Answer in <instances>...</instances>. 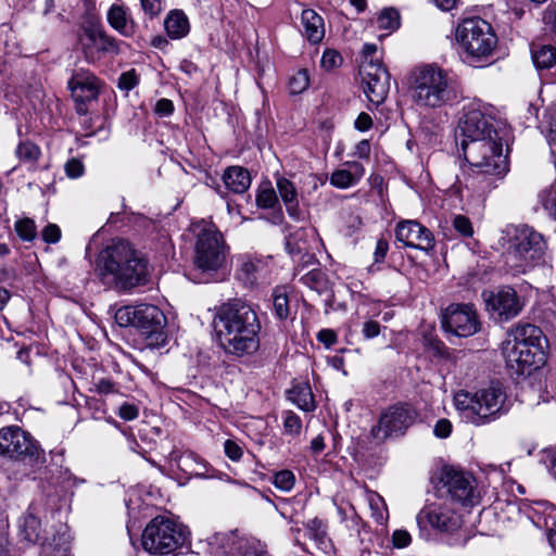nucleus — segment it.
I'll use <instances>...</instances> for the list:
<instances>
[{
	"label": "nucleus",
	"mask_w": 556,
	"mask_h": 556,
	"mask_svg": "<svg viewBox=\"0 0 556 556\" xmlns=\"http://www.w3.org/2000/svg\"><path fill=\"white\" fill-rule=\"evenodd\" d=\"M388 250H389L388 241L384 239H379L376 243V249H375V253H374L375 261L377 263L382 262L387 255Z\"/></svg>",
	"instance_id": "nucleus-62"
},
{
	"label": "nucleus",
	"mask_w": 556,
	"mask_h": 556,
	"mask_svg": "<svg viewBox=\"0 0 556 556\" xmlns=\"http://www.w3.org/2000/svg\"><path fill=\"white\" fill-rule=\"evenodd\" d=\"M540 202L548 216L556 220V185L540 193Z\"/></svg>",
	"instance_id": "nucleus-40"
},
{
	"label": "nucleus",
	"mask_w": 556,
	"mask_h": 556,
	"mask_svg": "<svg viewBox=\"0 0 556 556\" xmlns=\"http://www.w3.org/2000/svg\"><path fill=\"white\" fill-rule=\"evenodd\" d=\"M415 410L406 404H396L387 408L379 422L372 428L375 439L383 441L391 435L403 434L415 420Z\"/></svg>",
	"instance_id": "nucleus-15"
},
{
	"label": "nucleus",
	"mask_w": 556,
	"mask_h": 556,
	"mask_svg": "<svg viewBox=\"0 0 556 556\" xmlns=\"http://www.w3.org/2000/svg\"><path fill=\"white\" fill-rule=\"evenodd\" d=\"M485 305L493 316L508 320L518 315L522 303L516 291L510 287H503L495 292L483 293Z\"/></svg>",
	"instance_id": "nucleus-20"
},
{
	"label": "nucleus",
	"mask_w": 556,
	"mask_h": 556,
	"mask_svg": "<svg viewBox=\"0 0 556 556\" xmlns=\"http://www.w3.org/2000/svg\"><path fill=\"white\" fill-rule=\"evenodd\" d=\"M276 188L287 212L294 220L302 219V211L299 207V193L294 184L283 176L276 177Z\"/></svg>",
	"instance_id": "nucleus-24"
},
{
	"label": "nucleus",
	"mask_w": 556,
	"mask_h": 556,
	"mask_svg": "<svg viewBox=\"0 0 556 556\" xmlns=\"http://www.w3.org/2000/svg\"><path fill=\"white\" fill-rule=\"evenodd\" d=\"M77 41L85 59L90 63L99 61L103 55L119 53V41L97 24L84 25L78 31Z\"/></svg>",
	"instance_id": "nucleus-14"
},
{
	"label": "nucleus",
	"mask_w": 556,
	"mask_h": 556,
	"mask_svg": "<svg viewBox=\"0 0 556 556\" xmlns=\"http://www.w3.org/2000/svg\"><path fill=\"white\" fill-rule=\"evenodd\" d=\"M505 263L514 274H525L546 263V242L527 225H508L503 231Z\"/></svg>",
	"instance_id": "nucleus-5"
},
{
	"label": "nucleus",
	"mask_w": 556,
	"mask_h": 556,
	"mask_svg": "<svg viewBox=\"0 0 556 556\" xmlns=\"http://www.w3.org/2000/svg\"><path fill=\"white\" fill-rule=\"evenodd\" d=\"M223 181L233 193H243L251 185V176L249 170L241 166H229L223 174Z\"/></svg>",
	"instance_id": "nucleus-28"
},
{
	"label": "nucleus",
	"mask_w": 556,
	"mask_h": 556,
	"mask_svg": "<svg viewBox=\"0 0 556 556\" xmlns=\"http://www.w3.org/2000/svg\"><path fill=\"white\" fill-rule=\"evenodd\" d=\"M441 482L446 488L450 498L463 504H473L475 491L472 481L465 472L453 467H444L441 472Z\"/></svg>",
	"instance_id": "nucleus-22"
},
{
	"label": "nucleus",
	"mask_w": 556,
	"mask_h": 556,
	"mask_svg": "<svg viewBox=\"0 0 556 556\" xmlns=\"http://www.w3.org/2000/svg\"><path fill=\"white\" fill-rule=\"evenodd\" d=\"M416 519L420 528L430 526L444 533H454L463 525L462 516L456 511L454 502L447 496H435L433 500H428Z\"/></svg>",
	"instance_id": "nucleus-13"
},
{
	"label": "nucleus",
	"mask_w": 556,
	"mask_h": 556,
	"mask_svg": "<svg viewBox=\"0 0 556 556\" xmlns=\"http://www.w3.org/2000/svg\"><path fill=\"white\" fill-rule=\"evenodd\" d=\"M240 266V271L244 275L247 282L253 283L256 280L255 273L258 270L260 262H254L251 258H245Z\"/></svg>",
	"instance_id": "nucleus-47"
},
{
	"label": "nucleus",
	"mask_w": 556,
	"mask_h": 556,
	"mask_svg": "<svg viewBox=\"0 0 556 556\" xmlns=\"http://www.w3.org/2000/svg\"><path fill=\"white\" fill-rule=\"evenodd\" d=\"M273 306L275 314L279 319L283 320L288 318L289 300L283 289L278 288L274 291Z\"/></svg>",
	"instance_id": "nucleus-38"
},
{
	"label": "nucleus",
	"mask_w": 556,
	"mask_h": 556,
	"mask_svg": "<svg viewBox=\"0 0 556 556\" xmlns=\"http://www.w3.org/2000/svg\"><path fill=\"white\" fill-rule=\"evenodd\" d=\"M460 147L470 172L465 188L482 195L497 186L508 172L506 126L497 118V110L482 101L468 104L458 123Z\"/></svg>",
	"instance_id": "nucleus-1"
},
{
	"label": "nucleus",
	"mask_w": 556,
	"mask_h": 556,
	"mask_svg": "<svg viewBox=\"0 0 556 556\" xmlns=\"http://www.w3.org/2000/svg\"><path fill=\"white\" fill-rule=\"evenodd\" d=\"M379 29L392 33L400 27V13L393 8L383 9L377 17Z\"/></svg>",
	"instance_id": "nucleus-37"
},
{
	"label": "nucleus",
	"mask_w": 556,
	"mask_h": 556,
	"mask_svg": "<svg viewBox=\"0 0 556 556\" xmlns=\"http://www.w3.org/2000/svg\"><path fill=\"white\" fill-rule=\"evenodd\" d=\"M309 86V77L306 70H300L289 79V89L292 94L305 91Z\"/></svg>",
	"instance_id": "nucleus-41"
},
{
	"label": "nucleus",
	"mask_w": 556,
	"mask_h": 556,
	"mask_svg": "<svg viewBox=\"0 0 556 556\" xmlns=\"http://www.w3.org/2000/svg\"><path fill=\"white\" fill-rule=\"evenodd\" d=\"M370 154V143L368 140H362L355 146L354 155L366 159Z\"/></svg>",
	"instance_id": "nucleus-63"
},
{
	"label": "nucleus",
	"mask_w": 556,
	"mask_h": 556,
	"mask_svg": "<svg viewBox=\"0 0 556 556\" xmlns=\"http://www.w3.org/2000/svg\"><path fill=\"white\" fill-rule=\"evenodd\" d=\"M412 536L406 530H395L392 534L393 545L397 548L406 547L410 544Z\"/></svg>",
	"instance_id": "nucleus-53"
},
{
	"label": "nucleus",
	"mask_w": 556,
	"mask_h": 556,
	"mask_svg": "<svg viewBox=\"0 0 556 556\" xmlns=\"http://www.w3.org/2000/svg\"><path fill=\"white\" fill-rule=\"evenodd\" d=\"M531 56L538 70H549L556 64V49L552 45H532Z\"/></svg>",
	"instance_id": "nucleus-31"
},
{
	"label": "nucleus",
	"mask_w": 556,
	"mask_h": 556,
	"mask_svg": "<svg viewBox=\"0 0 556 556\" xmlns=\"http://www.w3.org/2000/svg\"><path fill=\"white\" fill-rule=\"evenodd\" d=\"M97 271L104 285L121 290L144 283L148 274L144 258L123 239L113 240L99 253Z\"/></svg>",
	"instance_id": "nucleus-3"
},
{
	"label": "nucleus",
	"mask_w": 556,
	"mask_h": 556,
	"mask_svg": "<svg viewBox=\"0 0 556 556\" xmlns=\"http://www.w3.org/2000/svg\"><path fill=\"white\" fill-rule=\"evenodd\" d=\"M41 236L45 242L56 243L61 239V229L55 224H49L43 228Z\"/></svg>",
	"instance_id": "nucleus-51"
},
{
	"label": "nucleus",
	"mask_w": 556,
	"mask_h": 556,
	"mask_svg": "<svg viewBox=\"0 0 556 556\" xmlns=\"http://www.w3.org/2000/svg\"><path fill=\"white\" fill-rule=\"evenodd\" d=\"M410 93L414 103L424 109H439L457 99L453 80L435 65H425L413 72Z\"/></svg>",
	"instance_id": "nucleus-7"
},
{
	"label": "nucleus",
	"mask_w": 556,
	"mask_h": 556,
	"mask_svg": "<svg viewBox=\"0 0 556 556\" xmlns=\"http://www.w3.org/2000/svg\"><path fill=\"white\" fill-rule=\"evenodd\" d=\"M362 333L365 339L376 338L380 333L379 323L375 320H366L363 324Z\"/></svg>",
	"instance_id": "nucleus-56"
},
{
	"label": "nucleus",
	"mask_w": 556,
	"mask_h": 556,
	"mask_svg": "<svg viewBox=\"0 0 556 556\" xmlns=\"http://www.w3.org/2000/svg\"><path fill=\"white\" fill-rule=\"evenodd\" d=\"M303 36L313 45L319 43L325 37L324 18L312 9H304L301 14Z\"/></svg>",
	"instance_id": "nucleus-26"
},
{
	"label": "nucleus",
	"mask_w": 556,
	"mask_h": 556,
	"mask_svg": "<svg viewBox=\"0 0 556 556\" xmlns=\"http://www.w3.org/2000/svg\"><path fill=\"white\" fill-rule=\"evenodd\" d=\"M140 5L150 18L156 17L162 11L161 0H140Z\"/></svg>",
	"instance_id": "nucleus-52"
},
{
	"label": "nucleus",
	"mask_w": 556,
	"mask_h": 556,
	"mask_svg": "<svg viewBox=\"0 0 556 556\" xmlns=\"http://www.w3.org/2000/svg\"><path fill=\"white\" fill-rule=\"evenodd\" d=\"M42 451L29 433L12 426L0 430V454L9 458H39Z\"/></svg>",
	"instance_id": "nucleus-17"
},
{
	"label": "nucleus",
	"mask_w": 556,
	"mask_h": 556,
	"mask_svg": "<svg viewBox=\"0 0 556 556\" xmlns=\"http://www.w3.org/2000/svg\"><path fill=\"white\" fill-rule=\"evenodd\" d=\"M138 84V78L135 71H128L123 73L118 78V88L122 90L129 91Z\"/></svg>",
	"instance_id": "nucleus-49"
},
{
	"label": "nucleus",
	"mask_w": 556,
	"mask_h": 556,
	"mask_svg": "<svg viewBox=\"0 0 556 556\" xmlns=\"http://www.w3.org/2000/svg\"><path fill=\"white\" fill-rule=\"evenodd\" d=\"M318 341L325 344L326 348H330L337 341V334L331 329H323L317 334Z\"/></svg>",
	"instance_id": "nucleus-60"
},
{
	"label": "nucleus",
	"mask_w": 556,
	"mask_h": 556,
	"mask_svg": "<svg viewBox=\"0 0 556 556\" xmlns=\"http://www.w3.org/2000/svg\"><path fill=\"white\" fill-rule=\"evenodd\" d=\"M189 529L173 518L154 517L144 528L141 543L144 551L154 555H168L189 539Z\"/></svg>",
	"instance_id": "nucleus-10"
},
{
	"label": "nucleus",
	"mask_w": 556,
	"mask_h": 556,
	"mask_svg": "<svg viewBox=\"0 0 556 556\" xmlns=\"http://www.w3.org/2000/svg\"><path fill=\"white\" fill-rule=\"evenodd\" d=\"M507 395L500 383H491L473 394L459 391L454 396V404L458 410L475 425H483L508 410Z\"/></svg>",
	"instance_id": "nucleus-8"
},
{
	"label": "nucleus",
	"mask_w": 556,
	"mask_h": 556,
	"mask_svg": "<svg viewBox=\"0 0 556 556\" xmlns=\"http://www.w3.org/2000/svg\"><path fill=\"white\" fill-rule=\"evenodd\" d=\"M15 230L24 241H33L37 236L35 222L30 218H23L15 223Z\"/></svg>",
	"instance_id": "nucleus-43"
},
{
	"label": "nucleus",
	"mask_w": 556,
	"mask_h": 556,
	"mask_svg": "<svg viewBox=\"0 0 556 556\" xmlns=\"http://www.w3.org/2000/svg\"><path fill=\"white\" fill-rule=\"evenodd\" d=\"M291 401L302 410L312 412L315 409L313 392L307 384H299L290 391Z\"/></svg>",
	"instance_id": "nucleus-33"
},
{
	"label": "nucleus",
	"mask_w": 556,
	"mask_h": 556,
	"mask_svg": "<svg viewBox=\"0 0 556 556\" xmlns=\"http://www.w3.org/2000/svg\"><path fill=\"white\" fill-rule=\"evenodd\" d=\"M65 172L71 178H78L84 173V165L76 159L70 160L65 165Z\"/></svg>",
	"instance_id": "nucleus-54"
},
{
	"label": "nucleus",
	"mask_w": 556,
	"mask_h": 556,
	"mask_svg": "<svg viewBox=\"0 0 556 556\" xmlns=\"http://www.w3.org/2000/svg\"><path fill=\"white\" fill-rule=\"evenodd\" d=\"M455 39L463 61L475 67L489 62L497 46L492 25L481 17L464 18L455 29Z\"/></svg>",
	"instance_id": "nucleus-6"
},
{
	"label": "nucleus",
	"mask_w": 556,
	"mask_h": 556,
	"mask_svg": "<svg viewBox=\"0 0 556 556\" xmlns=\"http://www.w3.org/2000/svg\"><path fill=\"white\" fill-rule=\"evenodd\" d=\"M454 229L464 237H471L473 233L470 219L464 215H456L453 218Z\"/></svg>",
	"instance_id": "nucleus-46"
},
{
	"label": "nucleus",
	"mask_w": 556,
	"mask_h": 556,
	"mask_svg": "<svg viewBox=\"0 0 556 556\" xmlns=\"http://www.w3.org/2000/svg\"><path fill=\"white\" fill-rule=\"evenodd\" d=\"M213 326L227 354L250 356L260 348L261 323L255 311L241 301L223 304L214 316Z\"/></svg>",
	"instance_id": "nucleus-2"
},
{
	"label": "nucleus",
	"mask_w": 556,
	"mask_h": 556,
	"mask_svg": "<svg viewBox=\"0 0 556 556\" xmlns=\"http://www.w3.org/2000/svg\"><path fill=\"white\" fill-rule=\"evenodd\" d=\"M359 73L367 99L375 105L382 103L390 89V75L378 60L363 61Z\"/></svg>",
	"instance_id": "nucleus-18"
},
{
	"label": "nucleus",
	"mask_w": 556,
	"mask_h": 556,
	"mask_svg": "<svg viewBox=\"0 0 556 556\" xmlns=\"http://www.w3.org/2000/svg\"><path fill=\"white\" fill-rule=\"evenodd\" d=\"M106 20L109 25L124 37H131L136 31V22L127 7L114 3L110 7Z\"/></svg>",
	"instance_id": "nucleus-23"
},
{
	"label": "nucleus",
	"mask_w": 556,
	"mask_h": 556,
	"mask_svg": "<svg viewBox=\"0 0 556 556\" xmlns=\"http://www.w3.org/2000/svg\"><path fill=\"white\" fill-rule=\"evenodd\" d=\"M94 389L100 394H110L116 391L115 384L110 379H99L94 382Z\"/></svg>",
	"instance_id": "nucleus-59"
},
{
	"label": "nucleus",
	"mask_w": 556,
	"mask_h": 556,
	"mask_svg": "<svg viewBox=\"0 0 556 556\" xmlns=\"http://www.w3.org/2000/svg\"><path fill=\"white\" fill-rule=\"evenodd\" d=\"M354 125L357 130L366 131L372 126V119L367 113L363 112L357 116Z\"/></svg>",
	"instance_id": "nucleus-61"
},
{
	"label": "nucleus",
	"mask_w": 556,
	"mask_h": 556,
	"mask_svg": "<svg viewBox=\"0 0 556 556\" xmlns=\"http://www.w3.org/2000/svg\"><path fill=\"white\" fill-rule=\"evenodd\" d=\"M164 28L170 39H181L190 31L189 18L182 10H172L164 20Z\"/></svg>",
	"instance_id": "nucleus-27"
},
{
	"label": "nucleus",
	"mask_w": 556,
	"mask_h": 556,
	"mask_svg": "<svg viewBox=\"0 0 556 556\" xmlns=\"http://www.w3.org/2000/svg\"><path fill=\"white\" fill-rule=\"evenodd\" d=\"M345 168L336 169L330 176V184L339 189H348L356 184L365 175L364 166L358 162H346Z\"/></svg>",
	"instance_id": "nucleus-25"
},
{
	"label": "nucleus",
	"mask_w": 556,
	"mask_h": 556,
	"mask_svg": "<svg viewBox=\"0 0 556 556\" xmlns=\"http://www.w3.org/2000/svg\"><path fill=\"white\" fill-rule=\"evenodd\" d=\"M435 5L442 11H451L454 9L459 0H433Z\"/></svg>",
	"instance_id": "nucleus-64"
},
{
	"label": "nucleus",
	"mask_w": 556,
	"mask_h": 556,
	"mask_svg": "<svg viewBox=\"0 0 556 556\" xmlns=\"http://www.w3.org/2000/svg\"><path fill=\"white\" fill-rule=\"evenodd\" d=\"M70 536L65 526L52 535V538H45L42 542L43 556H68L70 551Z\"/></svg>",
	"instance_id": "nucleus-29"
},
{
	"label": "nucleus",
	"mask_w": 556,
	"mask_h": 556,
	"mask_svg": "<svg viewBox=\"0 0 556 556\" xmlns=\"http://www.w3.org/2000/svg\"><path fill=\"white\" fill-rule=\"evenodd\" d=\"M547 339L542 330L531 324L518 325L503 345L507 366L518 375H530L546 362Z\"/></svg>",
	"instance_id": "nucleus-4"
},
{
	"label": "nucleus",
	"mask_w": 556,
	"mask_h": 556,
	"mask_svg": "<svg viewBox=\"0 0 556 556\" xmlns=\"http://www.w3.org/2000/svg\"><path fill=\"white\" fill-rule=\"evenodd\" d=\"M174 112V104L168 99H160L155 104V113L160 116H169Z\"/></svg>",
	"instance_id": "nucleus-57"
},
{
	"label": "nucleus",
	"mask_w": 556,
	"mask_h": 556,
	"mask_svg": "<svg viewBox=\"0 0 556 556\" xmlns=\"http://www.w3.org/2000/svg\"><path fill=\"white\" fill-rule=\"evenodd\" d=\"M273 484L282 492H290L295 484V476L288 469L277 471L273 476Z\"/></svg>",
	"instance_id": "nucleus-39"
},
{
	"label": "nucleus",
	"mask_w": 556,
	"mask_h": 556,
	"mask_svg": "<svg viewBox=\"0 0 556 556\" xmlns=\"http://www.w3.org/2000/svg\"><path fill=\"white\" fill-rule=\"evenodd\" d=\"M194 235L193 265L202 274L216 273L224 264L228 247L218 228L204 219L191 225Z\"/></svg>",
	"instance_id": "nucleus-9"
},
{
	"label": "nucleus",
	"mask_w": 556,
	"mask_h": 556,
	"mask_svg": "<svg viewBox=\"0 0 556 556\" xmlns=\"http://www.w3.org/2000/svg\"><path fill=\"white\" fill-rule=\"evenodd\" d=\"M396 240L405 247L430 251L434 248L432 232L417 220H403L395 228Z\"/></svg>",
	"instance_id": "nucleus-21"
},
{
	"label": "nucleus",
	"mask_w": 556,
	"mask_h": 556,
	"mask_svg": "<svg viewBox=\"0 0 556 556\" xmlns=\"http://www.w3.org/2000/svg\"><path fill=\"white\" fill-rule=\"evenodd\" d=\"M365 498L371 511L372 518L380 525L388 520V508L383 497L375 491H365Z\"/></svg>",
	"instance_id": "nucleus-34"
},
{
	"label": "nucleus",
	"mask_w": 556,
	"mask_h": 556,
	"mask_svg": "<svg viewBox=\"0 0 556 556\" xmlns=\"http://www.w3.org/2000/svg\"><path fill=\"white\" fill-rule=\"evenodd\" d=\"M543 22L546 28L556 37V4L547 5L544 11Z\"/></svg>",
	"instance_id": "nucleus-48"
},
{
	"label": "nucleus",
	"mask_w": 556,
	"mask_h": 556,
	"mask_svg": "<svg viewBox=\"0 0 556 556\" xmlns=\"http://www.w3.org/2000/svg\"><path fill=\"white\" fill-rule=\"evenodd\" d=\"M442 327L454 336L467 338L480 330V321L472 305L451 304L443 313Z\"/></svg>",
	"instance_id": "nucleus-16"
},
{
	"label": "nucleus",
	"mask_w": 556,
	"mask_h": 556,
	"mask_svg": "<svg viewBox=\"0 0 556 556\" xmlns=\"http://www.w3.org/2000/svg\"><path fill=\"white\" fill-rule=\"evenodd\" d=\"M15 154L21 162L35 165L41 155V151L37 144L25 140L17 144Z\"/></svg>",
	"instance_id": "nucleus-36"
},
{
	"label": "nucleus",
	"mask_w": 556,
	"mask_h": 556,
	"mask_svg": "<svg viewBox=\"0 0 556 556\" xmlns=\"http://www.w3.org/2000/svg\"><path fill=\"white\" fill-rule=\"evenodd\" d=\"M79 115L88 113V105L98 100L102 81L89 71H76L67 83Z\"/></svg>",
	"instance_id": "nucleus-19"
},
{
	"label": "nucleus",
	"mask_w": 556,
	"mask_h": 556,
	"mask_svg": "<svg viewBox=\"0 0 556 556\" xmlns=\"http://www.w3.org/2000/svg\"><path fill=\"white\" fill-rule=\"evenodd\" d=\"M302 429V421L300 417L291 412L288 410L283 415V430L286 434H289L291 437H296L300 434Z\"/></svg>",
	"instance_id": "nucleus-44"
},
{
	"label": "nucleus",
	"mask_w": 556,
	"mask_h": 556,
	"mask_svg": "<svg viewBox=\"0 0 556 556\" xmlns=\"http://www.w3.org/2000/svg\"><path fill=\"white\" fill-rule=\"evenodd\" d=\"M224 451L226 456L233 462L240 460L243 455L242 447L232 440L225 441Z\"/></svg>",
	"instance_id": "nucleus-50"
},
{
	"label": "nucleus",
	"mask_w": 556,
	"mask_h": 556,
	"mask_svg": "<svg viewBox=\"0 0 556 556\" xmlns=\"http://www.w3.org/2000/svg\"><path fill=\"white\" fill-rule=\"evenodd\" d=\"M343 59L337 50L327 49L323 53L320 64L325 71H332L339 67Z\"/></svg>",
	"instance_id": "nucleus-45"
},
{
	"label": "nucleus",
	"mask_w": 556,
	"mask_h": 556,
	"mask_svg": "<svg viewBox=\"0 0 556 556\" xmlns=\"http://www.w3.org/2000/svg\"><path fill=\"white\" fill-rule=\"evenodd\" d=\"M307 535L315 541L320 549L326 551L329 545V539L326 532V525L318 518L309 519L305 525Z\"/></svg>",
	"instance_id": "nucleus-35"
},
{
	"label": "nucleus",
	"mask_w": 556,
	"mask_h": 556,
	"mask_svg": "<svg viewBox=\"0 0 556 556\" xmlns=\"http://www.w3.org/2000/svg\"><path fill=\"white\" fill-rule=\"evenodd\" d=\"M20 531L23 538L30 542H38L40 536V520L33 511H27L20 521Z\"/></svg>",
	"instance_id": "nucleus-32"
},
{
	"label": "nucleus",
	"mask_w": 556,
	"mask_h": 556,
	"mask_svg": "<svg viewBox=\"0 0 556 556\" xmlns=\"http://www.w3.org/2000/svg\"><path fill=\"white\" fill-rule=\"evenodd\" d=\"M256 203L262 208H274L278 204V197L274 188L262 187L257 192Z\"/></svg>",
	"instance_id": "nucleus-42"
},
{
	"label": "nucleus",
	"mask_w": 556,
	"mask_h": 556,
	"mask_svg": "<svg viewBox=\"0 0 556 556\" xmlns=\"http://www.w3.org/2000/svg\"><path fill=\"white\" fill-rule=\"evenodd\" d=\"M192 545L194 553L202 556H266L258 541L240 538L233 532L205 533Z\"/></svg>",
	"instance_id": "nucleus-12"
},
{
	"label": "nucleus",
	"mask_w": 556,
	"mask_h": 556,
	"mask_svg": "<svg viewBox=\"0 0 556 556\" xmlns=\"http://www.w3.org/2000/svg\"><path fill=\"white\" fill-rule=\"evenodd\" d=\"M115 320L121 327L132 326L139 329L150 346L164 345L166 317L155 305L139 304L124 306L115 313Z\"/></svg>",
	"instance_id": "nucleus-11"
},
{
	"label": "nucleus",
	"mask_w": 556,
	"mask_h": 556,
	"mask_svg": "<svg viewBox=\"0 0 556 556\" xmlns=\"http://www.w3.org/2000/svg\"><path fill=\"white\" fill-rule=\"evenodd\" d=\"M433 432L438 438H447L452 432L451 421L445 418L438 420L434 426Z\"/></svg>",
	"instance_id": "nucleus-55"
},
{
	"label": "nucleus",
	"mask_w": 556,
	"mask_h": 556,
	"mask_svg": "<svg viewBox=\"0 0 556 556\" xmlns=\"http://www.w3.org/2000/svg\"><path fill=\"white\" fill-rule=\"evenodd\" d=\"M305 265L296 267L294 275L300 276L299 280L309 289L323 294L329 290L327 275L320 268H312L307 273H302Z\"/></svg>",
	"instance_id": "nucleus-30"
},
{
	"label": "nucleus",
	"mask_w": 556,
	"mask_h": 556,
	"mask_svg": "<svg viewBox=\"0 0 556 556\" xmlns=\"http://www.w3.org/2000/svg\"><path fill=\"white\" fill-rule=\"evenodd\" d=\"M118 415L124 420H134L138 417V408L129 403H124L118 410Z\"/></svg>",
	"instance_id": "nucleus-58"
}]
</instances>
